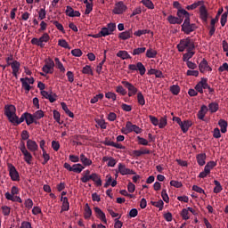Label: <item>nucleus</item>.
Returning a JSON list of instances; mask_svg holds the SVG:
<instances>
[{
    "label": "nucleus",
    "mask_w": 228,
    "mask_h": 228,
    "mask_svg": "<svg viewBox=\"0 0 228 228\" xmlns=\"http://www.w3.org/2000/svg\"><path fill=\"white\" fill-rule=\"evenodd\" d=\"M54 61L51 58L45 60V65L42 67V71L45 74H52L53 73Z\"/></svg>",
    "instance_id": "nucleus-6"
},
{
    "label": "nucleus",
    "mask_w": 228,
    "mask_h": 228,
    "mask_svg": "<svg viewBox=\"0 0 228 228\" xmlns=\"http://www.w3.org/2000/svg\"><path fill=\"white\" fill-rule=\"evenodd\" d=\"M126 129L128 132H134L136 134H140L142 133V129L137 125H133L131 121L126 122Z\"/></svg>",
    "instance_id": "nucleus-16"
},
{
    "label": "nucleus",
    "mask_w": 228,
    "mask_h": 228,
    "mask_svg": "<svg viewBox=\"0 0 228 228\" xmlns=\"http://www.w3.org/2000/svg\"><path fill=\"white\" fill-rule=\"evenodd\" d=\"M141 3H142V4L144 5V7H146L150 10L155 9V5H153L152 1H151V0H142Z\"/></svg>",
    "instance_id": "nucleus-43"
},
{
    "label": "nucleus",
    "mask_w": 228,
    "mask_h": 228,
    "mask_svg": "<svg viewBox=\"0 0 228 228\" xmlns=\"http://www.w3.org/2000/svg\"><path fill=\"white\" fill-rule=\"evenodd\" d=\"M208 110L211 113H216L219 110V104L217 102H211L208 105Z\"/></svg>",
    "instance_id": "nucleus-38"
},
{
    "label": "nucleus",
    "mask_w": 228,
    "mask_h": 228,
    "mask_svg": "<svg viewBox=\"0 0 228 228\" xmlns=\"http://www.w3.org/2000/svg\"><path fill=\"white\" fill-rule=\"evenodd\" d=\"M137 104L141 106L145 105V98L143 94H142V92L137 93Z\"/></svg>",
    "instance_id": "nucleus-48"
},
{
    "label": "nucleus",
    "mask_w": 228,
    "mask_h": 228,
    "mask_svg": "<svg viewBox=\"0 0 228 228\" xmlns=\"http://www.w3.org/2000/svg\"><path fill=\"white\" fill-rule=\"evenodd\" d=\"M85 167L86 166H83L81 164H74L71 169L69 170V172L80 174L81 172H83V170H85Z\"/></svg>",
    "instance_id": "nucleus-26"
},
{
    "label": "nucleus",
    "mask_w": 228,
    "mask_h": 228,
    "mask_svg": "<svg viewBox=\"0 0 228 228\" xmlns=\"http://www.w3.org/2000/svg\"><path fill=\"white\" fill-rule=\"evenodd\" d=\"M53 119L57 122V124L61 125V113H59L58 110H53Z\"/></svg>",
    "instance_id": "nucleus-59"
},
{
    "label": "nucleus",
    "mask_w": 228,
    "mask_h": 228,
    "mask_svg": "<svg viewBox=\"0 0 228 228\" xmlns=\"http://www.w3.org/2000/svg\"><path fill=\"white\" fill-rule=\"evenodd\" d=\"M118 172L122 175V176H126L128 175H136L135 171L126 168L125 164H118Z\"/></svg>",
    "instance_id": "nucleus-13"
},
{
    "label": "nucleus",
    "mask_w": 228,
    "mask_h": 228,
    "mask_svg": "<svg viewBox=\"0 0 228 228\" xmlns=\"http://www.w3.org/2000/svg\"><path fill=\"white\" fill-rule=\"evenodd\" d=\"M20 67H21V64H20L18 61H12L11 69H12V76H14V77L16 78L19 77Z\"/></svg>",
    "instance_id": "nucleus-18"
},
{
    "label": "nucleus",
    "mask_w": 228,
    "mask_h": 228,
    "mask_svg": "<svg viewBox=\"0 0 228 228\" xmlns=\"http://www.w3.org/2000/svg\"><path fill=\"white\" fill-rule=\"evenodd\" d=\"M94 213H95V216H97V218L100 219V221H102L104 224H107L105 214L104 212H102L101 208H99V207H94Z\"/></svg>",
    "instance_id": "nucleus-20"
},
{
    "label": "nucleus",
    "mask_w": 228,
    "mask_h": 228,
    "mask_svg": "<svg viewBox=\"0 0 228 228\" xmlns=\"http://www.w3.org/2000/svg\"><path fill=\"white\" fill-rule=\"evenodd\" d=\"M126 5L124 4V2L120 1L115 4L114 10H112V13L115 15H121L122 13L126 12Z\"/></svg>",
    "instance_id": "nucleus-12"
},
{
    "label": "nucleus",
    "mask_w": 228,
    "mask_h": 228,
    "mask_svg": "<svg viewBox=\"0 0 228 228\" xmlns=\"http://www.w3.org/2000/svg\"><path fill=\"white\" fill-rule=\"evenodd\" d=\"M228 72V63L224 62V64L221 65V67L218 68V72L222 73V72Z\"/></svg>",
    "instance_id": "nucleus-64"
},
{
    "label": "nucleus",
    "mask_w": 228,
    "mask_h": 228,
    "mask_svg": "<svg viewBox=\"0 0 228 228\" xmlns=\"http://www.w3.org/2000/svg\"><path fill=\"white\" fill-rule=\"evenodd\" d=\"M157 55H158V52L156 50H153L152 48H149L146 51V58L155 59Z\"/></svg>",
    "instance_id": "nucleus-37"
},
{
    "label": "nucleus",
    "mask_w": 228,
    "mask_h": 228,
    "mask_svg": "<svg viewBox=\"0 0 228 228\" xmlns=\"http://www.w3.org/2000/svg\"><path fill=\"white\" fill-rule=\"evenodd\" d=\"M105 98L110 99L112 101H117V94L111 92H108L107 94H105Z\"/></svg>",
    "instance_id": "nucleus-62"
},
{
    "label": "nucleus",
    "mask_w": 228,
    "mask_h": 228,
    "mask_svg": "<svg viewBox=\"0 0 228 228\" xmlns=\"http://www.w3.org/2000/svg\"><path fill=\"white\" fill-rule=\"evenodd\" d=\"M207 81H208V78L202 77L201 80L200 82H198V85L201 86V87H203L204 89H210L211 87H209V86L207 83Z\"/></svg>",
    "instance_id": "nucleus-50"
},
{
    "label": "nucleus",
    "mask_w": 228,
    "mask_h": 228,
    "mask_svg": "<svg viewBox=\"0 0 228 228\" xmlns=\"http://www.w3.org/2000/svg\"><path fill=\"white\" fill-rule=\"evenodd\" d=\"M61 110H63L64 113H66V115H68L69 118H75V114H73V112L71 110H69L68 105H66L65 102H61Z\"/></svg>",
    "instance_id": "nucleus-33"
},
{
    "label": "nucleus",
    "mask_w": 228,
    "mask_h": 228,
    "mask_svg": "<svg viewBox=\"0 0 228 228\" xmlns=\"http://www.w3.org/2000/svg\"><path fill=\"white\" fill-rule=\"evenodd\" d=\"M133 153H134V157L139 158V157H141L142 155H144V154H151V151H149V150H143V151L134 150L133 151Z\"/></svg>",
    "instance_id": "nucleus-42"
},
{
    "label": "nucleus",
    "mask_w": 228,
    "mask_h": 228,
    "mask_svg": "<svg viewBox=\"0 0 228 228\" xmlns=\"http://www.w3.org/2000/svg\"><path fill=\"white\" fill-rule=\"evenodd\" d=\"M201 3L202 1L195 2L194 4H191V5H187L185 9H187L188 11L195 10L201 4Z\"/></svg>",
    "instance_id": "nucleus-55"
},
{
    "label": "nucleus",
    "mask_w": 228,
    "mask_h": 228,
    "mask_svg": "<svg viewBox=\"0 0 228 228\" xmlns=\"http://www.w3.org/2000/svg\"><path fill=\"white\" fill-rule=\"evenodd\" d=\"M159 128L163 129L167 126V117L164 116L163 118H160L159 121Z\"/></svg>",
    "instance_id": "nucleus-44"
},
{
    "label": "nucleus",
    "mask_w": 228,
    "mask_h": 228,
    "mask_svg": "<svg viewBox=\"0 0 228 228\" xmlns=\"http://www.w3.org/2000/svg\"><path fill=\"white\" fill-rule=\"evenodd\" d=\"M81 72H83L84 75H93L92 67L86 65L83 67V69H81Z\"/></svg>",
    "instance_id": "nucleus-52"
},
{
    "label": "nucleus",
    "mask_w": 228,
    "mask_h": 228,
    "mask_svg": "<svg viewBox=\"0 0 228 228\" xmlns=\"http://www.w3.org/2000/svg\"><path fill=\"white\" fill-rule=\"evenodd\" d=\"M224 12V9H218V12L216 13V16H215L214 19L211 20V28H209L208 35L209 37H213L214 34H216V24L219 20V16H222V13Z\"/></svg>",
    "instance_id": "nucleus-4"
},
{
    "label": "nucleus",
    "mask_w": 228,
    "mask_h": 228,
    "mask_svg": "<svg viewBox=\"0 0 228 228\" xmlns=\"http://www.w3.org/2000/svg\"><path fill=\"white\" fill-rule=\"evenodd\" d=\"M90 177H91V180H93V182L95 183V185H97V187H102V182L99 175L93 173L90 175Z\"/></svg>",
    "instance_id": "nucleus-27"
},
{
    "label": "nucleus",
    "mask_w": 228,
    "mask_h": 228,
    "mask_svg": "<svg viewBox=\"0 0 228 228\" xmlns=\"http://www.w3.org/2000/svg\"><path fill=\"white\" fill-rule=\"evenodd\" d=\"M49 39H51V37H49L48 33H44V35H42V37L39 38H32V40H30V44L44 49L45 47V44L49 42Z\"/></svg>",
    "instance_id": "nucleus-3"
},
{
    "label": "nucleus",
    "mask_w": 228,
    "mask_h": 228,
    "mask_svg": "<svg viewBox=\"0 0 228 228\" xmlns=\"http://www.w3.org/2000/svg\"><path fill=\"white\" fill-rule=\"evenodd\" d=\"M117 57L121 58V60H131L132 59L131 55L128 53L127 51L118 52Z\"/></svg>",
    "instance_id": "nucleus-30"
},
{
    "label": "nucleus",
    "mask_w": 228,
    "mask_h": 228,
    "mask_svg": "<svg viewBox=\"0 0 228 228\" xmlns=\"http://www.w3.org/2000/svg\"><path fill=\"white\" fill-rule=\"evenodd\" d=\"M178 126L182 129L183 134H186L189 132V128L191 127L192 122L190 120H184L182 124H178Z\"/></svg>",
    "instance_id": "nucleus-21"
},
{
    "label": "nucleus",
    "mask_w": 228,
    "mask_h": 228,
    "mask_svg": "<svg viewBox=\"0 0 228 228\" xmlns=\"http://www.w3.org/2000/svg\"><path fill=\"white\" fill-rule=\"evenodd\" d=\"M61 201L62 202V205H61V212L69 211V200H68V198L61 196Z\"/></svg>",
    "instance_id": "nucleus-31"
},
{
    "label": "nucleus",
    "mask_w": 228,
    "mask_h": 228,
    "mask_svg": "<svg viewBox=\"0 0 228 228\" xmlns=\"http://www.w3.org/2000/svg\"><path fill=\"white\" fill-rule=\"evenodd\" d=\"M216 167V162L209 161L208 163H207V165H205L204 171L211 172V170H213V168Z\"/></svg>",
    "instance_id": "nucleus-46"
},
{
    "label": "nucleus",
    "mask_w": 228,
    "mask_h": 228,
    "mask_svg": "<svg viewBox=\"0 0 228 228\" xmlns=\"http://www.w3.org/2000/svg\"><path fill=\"white\" fill-rule=\"evenodd\" d=\"M195 54L194 51H187L186 53L183 54V61H189Z\"/></svg>",
    "instance_id": "nucleus-39"
},
{
    "label": "nucleus",
    "mask_w": 228,
    "mask_h": 228,
    "mask_svg": "<svg viewBox=\"0 0 228 228\" xmlns=\"http://www.w3.org/2000/svg\"><path fill=\"white\" fill-rule=\"evenodd\" d=\"M15 112H16V109L13 104L5 105L4 107V115H5L7 118H12V117H16L17 114Z\"/></svg>",
    "instance_id": "nucleus-10"
},
{
    "label": "nucleus",
    "mask_w": 228,
    "mask_h": 228,
    "mask_svg": "<svg viewBox=\"0 0 228 228\" xmlns=\"http://www.w3.org/2000/svg\"><path fill=\"white\" fill-rule=\"evenodd\" d=\"M128 69L131 71H138L139 75L143 76L146 73V69L142 62H137L136 64H129Z\"/></svg>",
    "instance_id": "nucleus-5"
},
{
    "label": "nucleus",
    "mask_w": 228,
    "mask_h": 228,
    "mask_svg": "<svg viewBox=\"0 0 228 228\" xmlns=\"http://www.w3.org/2000/svg\"><path fill=\"white\" fill-rule=\"evenodd\" d=\"M145 52H147L146 47H138V48H134L132 51V55L136 56V55H141L145 53Z\"/></svg>",
    "instance_id": "nucleus-36"
},
{
    "label": "nucleus",
    "mask_w": 228,
    "mask_h": 228,
    "mask_svg": "<svg viewBox=\"0 0 228 228\" xmlns=\"http://www.w3.org/2000/svg\"><path fill=\"white\" fill-rule=\"evenodd\" d=\"M102 98H104V94H99L95 95L93 99H91L90 103L95 104V103L99 102V100H102Z\"/></svg>",
    "instance_id": "nucleus-53"
},
{
    "label": "nucleus",
    "mask_w": 228,
    "mask_h": 228,
    "mask_svg": "<svg viewBox=\"0 0 228 228\" xmlns=\"http://www.w3.org/2000/svg\"><path fill=\"white\" fill-rule=\"evenodd\" d=\"M51 23L53 24L54 27H56L57 30L61 31V33H65V28H63V25L58 22V20H51Z\"/></svg>",
    "instance_id": "nucleus-49"
},
{
    "label": "nucleus",
    "mask_w": 228,
    "mask_h": 228,
    "mask_svg": "<svg viewBox=\"0 0 228 228\" xmlns=\"http://www.w3.org/2000/svg\"><path fill=\"white\" fill-rule=\"evenodd\" d=\"M178 15H185L184 22L182 25V31L184 32L185 35H190V33L197 29V25L191 24L190 22L189 12H187L186 10H178Z\"/></svg>",
    "instance_id": "nucleus-1"
},
{
    "label": "nucleus",
    "mask_w": 228,
    "mask_h": 228,
    "mask_svg": "<svg viewBox=\"0 0 228 228\" xmlns=\"http://www.w3.org/2000/svg\"><path fill=\"white\" fill-rule=\"evenodd\" d=\"M66 15H68L70 18H76V17H80L81 13L78 11H75L71 6L68 5L66 6V11H65Z\"/></svg>",
    "instance_id": "nucleus-17"
},
{
    "label": "nucleus",
    "mask_w": 228,
    "mask_h": 228,
    "mask_svg": "<svg viewBox=\"0 0 228 228\" xmlns=\"http://www.w3.org/2000/svg\"><path fill=\"white\" fill-rule=\"evenodd\" d=\"M218 126H219V127H221V133L225 134L226 128L228 127V122H226L224 119H219Z\"/></svg>",
    "instance_id": "nucleus-35"
},
{
    "label": "nucleus",
    "mask_w": 228,
    "mask_h": 228,
    "mask_svg": "<svg viewBox=\"0 0 228 228\" xmlns=\"http://www.w3.org/2000/svg\"><path fill=\"white\" fill-rule=\"evenodd\" d=\"M112 32H114V31H110L107 28L104 27L102 28V31H100L98 34H101L102 37H109L110 35H111Z\"/></svg>",
    "instance_id": "nucleus-56"
},
{
    "label": "nucleus",
    "mask_w": 228,
    "mask_h": 228,
    "mask_svg": "<svg viewBox=\"0 0 228 228\" xmlns=\"http://www.w3.org/2000/svg\"><path fill=\"white\" fill-rule=\"evenodd\" d=\"M57 45H59V46H61L64 49H69V44H68V42H66L65 39H59Z\"/></svg>",
    "instance_id": "nucleus-60"
},
{
    "label": "nucleus",
    "mask_w": 228,
    "mask_h": 228,
    "mask_svg": "<svg viewBox=\"0 0 228 228\" xmlns=\"http://www.w3.org/2000/svg\"><path fill=\"white\" fill-rule=\"evenodd\" d=\"M54 65H56L57 69L61 70V72L65 73V67H63V64H61L59 58H54Z\"/></svg>",
    "instance_id": "nucleus-40"
},
{
    "label": "nucleus",
    "mask_w": 228,
    "mask_h": 228,
    "mask_svg": "<svg viewBox=\"0 0 228 228\" xmlns=\"http://www.w3.org/2000/svg\"><path fill=\"white\" fill-rule=\"evenodd\" d=\"M121 84L122 86H125V88L128 89L129 97L134 96L136 94H139L138 88H136L134 85H132L128 81H122Z\"/></svg>",
    "instance_id": "nucleus-11"
},
{
    "label": "nucleus",
    "mask_w": 228,
    "mask_h": 228,
    "mask_svg": "<svg viewBox=\"0 0 228 228\" xmlns=\"http://www.w3.org/2000/svg\"><path fill=\"white\" fill-rule=\"evenodd\" d=\"M5 199H7V200H11L12 202L22 203L21 198H20L19 196H12L10 194V192H5Z\"/></svg>",
    "instance_id": "nucleus-29"
},
{
    "label": "nucleus",
    "mask_w": 228,
    "mask_h": 228,
    "mask_svg": "<svg viewBox=\"0 0 228 228\" xmlns=\"http://www.w3.org/2000/svg\"><path fill=\"white\" fill-rule=\"evenodd\" d=\"M200 18H201L204 22L208 21V12L207 11L206 5H201V7H200Z\"/></svg>",
    "instance_id": "nucleus-22"
},
{
    "label": "nucleus",
    "mask_w": 228,
    "mask_h": 228,
    "mask_svg": "<svg viewBox=\"0 0 228 228\" xmlns=\"http://www.w3.org/2000/svg\"><path fill=\"white\" fill-rule=\"evenodd\" d=\"M134 37H142V35H146V34H151L153 35V32L148 29H143V30H137L136 32L133 33Z\"/></svg>",
    "instance_id": "nucleus-47"
},
{
    "label": "nucleus",
    "mask_w": 228,
    "mask_h": 228,
    "mask_svg": "<svg viewBox=\"0 0 228 228\" xmlns=\"http://www.w3.org/2000/svg\"><path fill=\"white\" fill-rule=\"evenodd\" d=\"M186 19V14H181L179 15V11H177V17L170 15L167 17V21L168 23L172 24V25H175V24H182L183 23V20Z\"/></svg>",
    "instance_id": "nucleus-7"
},
{
    "label": "nucleus",
    "mask_w": 228,
    "mask_h": 228,
    "mask_svg": "<svg viewBox=\"0 0 228 228\" xmlns=\"http://www.w3.org/2000/svg\"><path fill=\"white\" fill-rule=\"evenodd\" d=\"M32 117L35 118V119L39 120L45 117V114L43 110H37L34 114H32Z\"/></svg>",
    "instance_id": "nucleus-54"
},
{
    "label": "nucleus",
    "mask_w": 228,
    "mask_h": 228,
    "mask_svg": "<svg viewBox=\"0 0 228 228\" xmlns=\"http://www.w3.org/2000/svg\"><path fill=\"white\" fill-rule=\"evenodd\" d=\"M214 184H215V187H214V193L215 194H218V193H221L223 188H222V185H221V183H219L218 181L215 180L214 181Z\"/></svg>",
    "instance_id": "nucleus-41"
},
{
    "label": "nucleus",
    "mask_w": 228,
    "mask_h": 228,
    "mask_svg": "<svg viewBox=\"0 0 228 228\" xmlns=\"http://www.w3.org/2000/svg\"><path fill=\"white\" fill-rule=\"evenodd\" d=\"M198 68L200 69V72L201 73H206L207 71H213V69L209 67L208 62L206 59H202L201 62H200V65H198Z\"/></svg>",
    "instance_id": "nucleus-14"
},
{
    "label": "nucleus",
    "mask_w": 228,
    "mask_h": 228,
    "mask_svg": "<svg viewBox=\"0 0 228 228\" xmlns=\"http://www.w3.org/2000/svg\"><path fill=\"white\" fill-rule=\"evenodd\" d=\"M92 216V208L88 206V203H86L84 207V218L89 219Z\"/></svg>",
    "instance_id": "nucleus-34"
},
{
    "label": "nucleus",
    "mask_w": 228,
    "mask_h": 228,
    "mask_svg": "<svg viewBox=\"0 0 228 228\" xmlns=\"http://www.w3.org/2000/svg\"><path fill=\"white\" fill-rule=\"evenodd\" d=\"M149 119L153 126H158L159 121L158 118H156L155 116H149Z\"/></svg>",
    "instance_id": "nucleus-63"
},
{
    "label": "nucleus",
    "mask_w": 228,
    "mask_h": 228,
    "mask_svg": "<svg viewBox=\"0 0 228 228\" xmlns=\"http://www.w3.org/2000/svg\"><path fill=\"white\" fill-rule=\"evenodd\" d=\"M132 35H134L132 32V29H128L125 32L119 33V35L118 36V38L126 41L129 38H132Z\"/></svg>",
    "instance_id": "nucleus-23"
},
{
    "label": "nucleus",
    "mask_w": 228,
    "mask_h": 228,
    "mask_svg": "<svg viewBox=\"0 0 228 228\" xmlns=\"http://www.w3.org/2000/svg\"><path fill=\"white\" fill-rule=\"evenodd\" d=\"M25 122L27 123V126H31L35 122V120H37L34 117H32L31 113L25 112Z\"/></svg>",
    "instance_id": "nucleus-32"
},
{
    "label": "nucleus",
    "mask_w": 228,
    "mask_h": 228,
    "mask_svg": "<svg viewBox=\"0 0 228 228\" xmlns=\"http://www.w3.org/2000/svg\"><path fill=\"white\" fill-rule=\"evenodd\" d=\"M1 210L3 211L4 216H10L12 208H10V207L7 206H3L1 207Z\"/></svg>",
    "instance_id": "nucleus-58"
},
{
    "label": "nucleus",
    "mask_w": 228,
    "mask_h": 228,
    "mask_svg": "<svg viewBox=\"0 0 228 228\" xmlns=\"http://www.w3.org/2000/svg\"><path fill=\"white\" fill-rule=\"evenodd\" d=\"M25 113L20 115V118H19V116H12L11 118H7L8 121H10L11 124H14V126H19L25 121Z\"/></svg>",
    "instance_id": "nucleus-15"
},
{
    "label": "nucleus",
    "mask_w": 228,
    "mask_h": 228,
    "mask_svg": "<svg viewBox=\"0 0 228 228\" xmlns=\"http://www.w3.org/2000/svg\"><path fill=\"white\" fill-rule=\"evenodd\" d=\"M20 152H22V155H24V161L27 162L28 165H31L33 158L31 153L28 151L27 148H25L24 142H20Z\"/></svg>",
    "instance_id": "nucleus-8"
},
{
    "label": "nucleus",
    "mask_w": 228,
    "mask_h": 228,
    "mask_svg": "<svg viewBox=\"0 0 228 228\" xmlns=\"http://www.w3.org/2000/svg\"><path fill=\"white\" fill-rule=\"evenodd\" d=\"M82 54H83V53L78 48L71 50V55H73L75 57L79 58Z\"/></svg>",
    "instance_id": "nucleus-61"
},
{
    "label": "nucleus",
    "mask_w": 228,
    "mask_h": 228,
    "mask_svg": "<svg viewBox=\"0 0 228 228\" xmlns=\"http://www.w3.org/2000/svg\"><path fill=\"white\" fill-rule=\"evenodd\" d=\"M180 216L184 221H188L190 219L189 212L187 211L186 208H183L182 213H180Z\"/></svg>",
    "instance_id": "nucleus-57"
},
{
    "label": "nucleus",
    "mask_w": 228,
    "mask_h": 228,
    "mask_svg": "<svg viewBox=\"0 0 228 228\" xmlns=\"http://www.w3.org/2000/svg\"><path fill=\"white\" fill-rule=\"evenodd\" d=\"M177 49L178 52L183 53L185 50L188 51H194L195 49V45L194 41L190 37H186L185 39L180 40V43L177 45Z\"/></svg>",
    "instance_id": "nucleus-2"
},
{
    "label": "nucleus",
    "mask_w": 228,
    "mask_h": 228,
    "mask_svg": "<svg viewBox=\"0 0 228 228\" xmlns=\"http://www.w3.org/2000/svg\"><path fill=\"white\" fill-rule=\"evenodd\" d=\"M20 84H21V86H22V88H24L25 91H27V94H28V93L31 90V86H29V85L28 84V82L25 81L24 78H20Z\"/></svg>",
    "instance_id": "nucleus-51"
},
{
    "label": "nucleus",
    "mask_w": 228,
    "mask_h": 228,
    "mask_svg": "<svg viewBox=\"0 0 228 228\" xmlns=\"http://www.w3.org/2000/svg\"><path fill=\"white\" fill-rule=\"evenodd\" d=\"M207 111H208V107L206 105H202L201 109H200V110H198V114H197L198 119L204 120Z\"/></svg>",
    "instance_id": "nucleus-25"
},
{
    "label": "nucleus",
    "mask_w": 228,
    "mask_h": 228,
    "mask_svg": "<svg viewBox=\"0 0 228 228\" xmlns=\"http://www.w3.org/2000/svg\"><path fill=\"white\" fill-rule=\"evenodd\" d=\"M79 161L81 162V164L84 167H91L92 164H93L92 159L86 157V155L83 154V153L80 154V160Z\"/></svg>",
    "instance_id": "nucleus-24"
},
{
    "label": "nucleus",
    "mask_w": 228,
    "mask_h": 228,
    "mask_svg": "<svg viewBox=\"0 0 228 228\" xmlns=\"http://www.w3.org/2000/svg\"><path fill=\"white\" fill-rule=\"evenodd\" d=\"M7 167H8V172L10 173L11 180L14 182L20 181L19 171H17L15 167L12 166V164L8 163Z\"/></svg>",
    "instance_id": "nucleus-9"
},
{
    "label": "nucleus",
    "mask_w": 228,
    "mask_h": 228,
    "mask_svg": "<svg viewBox=\"0 0 228 228\" xmlns=\"http://www.w3.org/2000/svg\"><path fill=\"white\" fill-rule=\"evenodd\" d=\"M170 93L173 94V95H179L180 94V87L179 86L177 85H173L170 86Z\"/></svg>",
    "instance_id": "nucleus-45"
},
{
    "label": "nucleus",
    "mask_w": 228,
    "mask_h": 228,
    "mask_svg": "<svg viewBox=\"0 0 228 228\" xmlns=\"http://www.w3.org/2000/svg\"><path fill=\"white\" fill-rule=\"evenodd\" d=\"M25 149H28L30 152H35L38 151V144L35 141L28 139L27 141V148Z\"/></svg>",
    "instance_id": "nucleus-19"
},
{
    "label": "nucleus",
    "mask_w": 228,
    "mask_h": 228,
    "mask_svg": "<svg viewBox=\"0 0 228 228\" xmlns=\"http://www.w3.org/2000/svg\"><path fill=\"white\" fill-rule=\"evenodd\" d=\"M206 159L207 155L206 153H200L197 155V163L200 165V167H202L206 165Z\"/></svg>",
    "instance_id": "nucleus-28"
}]
</instances>
